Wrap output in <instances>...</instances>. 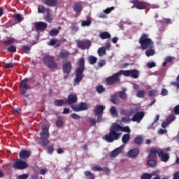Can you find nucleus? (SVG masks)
<instances>
[{"label":"nucleus","mask_w":179,"mask_h":179,"mask_svg":"<svg viewBox=\"0 0 179 179\" xmlns=\"http://www.w3.org/2000/svg\"><path fill=\"white\" fill-rule=\"evenodd\" d=\"M57 44V38H52L50 41H49L48 45L54 46Z\"/></svg>","instance_id":"69168bd1"},{"label":"nucleus","mask_w":179,"mask_h":179,"mask_svg":"<svg viewBox=\"0 0 179 179\" xmlns=\"http://www.w3.org/2000/svg\"><path fill=\"white\" fill-rule=\"evenodd\" d=\"M62 71L63 73H65L66 76H64V79H67L68 76H69V73L72 72V64L71 61L64 62L62 64Z\"/></svg>","instance_id":"1a4fd4ad"},{"label":"nucleus","mask_w":179,"mask_h":179,"mask_svg":"<svg viewBox=\"0 0 179 179\" xmlns=\"http://www.w3.org/2000/svg\"><path fill=\"white\" fill-rule=\"evenodd\" d=\"M38 13H44L45 12H50V8H45V6L43 5H39L38 8Z\"/></svg>","instance_id":"2f4dec72"},{"label":"nucleus","mask_w":179,"mask_h":179,"mask_svg":"<svg viewBox=\"0 0 179 179\" xmlns=\"http://www.w3.org/2000/svg\"><path fill=\"white\" fill-rule=\"evenodd\" d=\"M107 50L104 47L99 48L98 49L97 53L99 57H103V55H106V52Z\"/></svg>","instance_id":"f704fd0d"},{"label":"nucleus","mask_w":179,"mask_h":179,"mask_svg":"<svg viewBox=\"0 0 179 179\" xmlns=\"http://www.w3.org/2000/svg\"><path fill=\"white\" fill-rule=\"evenodd\" d=\"M121 73L127 78H132L133 79H138L139 78V70L131 69V70H121Z\"/></svg>","instance_id":"39448f33"},{"label":"nucleus","mask_w":179,"mask_h":179,"mask_svg":"<svg viewBox=\"0 0 179 179\" xmlns=\"http://www.w3.org/2000/svg\"><path fill=\"white\" fill-rule=\"evenodd\" d=\"M55 104L57 107H61L64 104H67L66 99H56L55 100Z\"/></svg>","instance_id":"cd10ccee"},{"label":"nucleus","mask_w":179,"mask_h":179,"mask_svg":"<svg viewBox=\"0 0 179 179\" xmlns=\"http://www.w3.org/2000/svg\"><path fill=\"white\" fill-rule=\"evenodd\" d=\"M77 47L80 50H89L92 45V41L89 39L76 41Z\"/></svg>","instance_id":"0eeeda50"},{"label":"nucleus","mask_w":179,"mask_h":179,"mask_svg":"<svg viewBox=\"0 0 179 179\" xmlns=\"http://www.w3.org/2000/svg\"><path fill=\"white\" fill-rule=\"evenodd\" d=\"M173 113L176 115H179V105H177L173 108Z\"/></svg>","instance_id":"e2e57ef3"},{"label":"nucleus","mask_w":179,"mask_h":179,"mask_svg":"<svg viewBox=\"0 0 179 179\" xmlns=\"http://www.w3.org/2000/svg\"><path fill=\"white\" fill-rule=\"evenodd\" d=\"M158 157L161 159L162 162H164V163H167V162L170 160V154L164 152L162 149H159Z\"/></svg>","instance_id":"f8f14e48"},{"label":"nucleus","mask_w":179,"mask_h":179,"mask_svg":"<svg viewBox=\"0 0 179 179\" xmlns=\"http://www.w3.org/2000/svg\"><path fill=\"white\" fill-rule=\"evenodd\" d=\"M36 31H44L48 27V24L44 22H37L34 23Z\"/></svg>","instance_id":"9b49d317"},{"label":"nucleus","mask_w":179,"mask_h":179,"mask_svg":"<svg viewBox=\"0 0 179 179\" xmlns=\"http://www.w3.org/2000/svg\"><path fill=\"white\" fill-rule=\"evenodd\" d=\"M29 83V78H26L20 82V93L21 94H26L27 90H31V87L27 84Z\"/></svg>","instance_id":"6e6552de"},{"label":"nucleus","mask_w":179,"mask_h":179,"mask_svg":"<svg viewBox=\"0 0 179 179\" xmlns=\"http://www.w3.org/2000/svg\"><path fill=\"white\" fill-rule=\"evenodd\" d=\"M147 163L150 167H155L157 164L156 160L152 159H149Z\"/></svg>","instance_id":"c03bdc74"},{"label":"nucleus","mask_w":179,"mask_h":179,"mask_svg":"<svg viewBox=\"0 0 179 179\" xmlns=\"http://www.w3.org/2000/svg\"><path fill=\"white\" fill-rule=\"evenodd\" d=\"M78 64L79 67L75 71L76 78L73 81L74 86L79 85V83L82 82V79H83V72H85V58H80Z\"/></svg>","instance_id":"f257e3e1"},{"label":"nucleus","mask_w":179,"mask_h":179,"mask_svg":"<svg viewBox=\"0 0 179 179\" xmlns=\"http://www.w3.org/2000/svg\"><path fill=\"white\" fill-rule=\"evenodd\" d=\"M90 24H92V20H90V18H87V20H83L81 23L83 27L90 26Z\"/></svg>","instance_id":"ea45409f"},{"label":"nucleus","mask_w":179,"mask_h":179,"mask_svg":"<svg viewBox=\"0 0 179 179\" xmlns=\"http://www.w3.org/2000/svg\"><path fill=\"white\" fill-rule=\"evenodd\" d=\"M50 36H52V37H54L55 36H58L59 34V31L57 29H52L49 31Z\"/></svg>","instance_id":"a19ab883"},{"label":"nucleus","mask_w":179,"mask_h":179,"mask_svg":"<svg viewBox=\"0 0 179 179\" xmlns=\"http://www.w3.org/2000/svg\"><path fill=\"white\" fill-rule=\"evenodd\" d=\"M43 61L45 65H47L48 68H49V69H57V68H58V63L54 61L53 56L45 55L43 58Z\"/></svg>","instance_id":"20e7f679"},{"label":"nucleus","mask_w":179,"mask_h":179,"mask_svg":"<svg viewBox=\"0 0 179 179\" xmlns=\"http://www.w3.org/2000/svg\"><path fill=\"white\" fill-rule=\"evenodd\" d=\"M31 152L26 150H22L20 152L19 156L20 159L21 160H26V159H29V156H31Z\"/></svg>","instance_id":"dca6fc26"},{"label":"nucleus","mask_w":179,"mask_h":179,"mask_svg":"<svg viewBox=\"0 0 179 179\" xmlns=\"http://www.w3.org/2000/svg\"><path fill=\"white\" fill-rule=\"evenodd\" d=\"M50 138V131H48V128L43 127L42 131L41 132V141L38 142L41 146L45 148L50 143V141L48 140Z\"/></svg>","instance_id":"7ed1b4c3"},{"label":"nucleus","mask_w":179,"mask_h":179,"mask_svg":"<svg viewBox=\"0 0 179 179\" xmlns=\"http://www.w3.org/2000/svg\"><path fill=\"white\" fill-rule=\"evenodd\" d=\"M103 139L109 143L113 142V125L110 126L109 134L103 136Z\"/></svg>","instance_id":"f3484780"},{"label":"nucleus","mask_w":179,"mask_h":179,"mask_svg":"<svg viewBox=\"0 0 179 179\" xmlns=\"http://www.w3.org/2000/svg\"><path fill=\"white\" fill-rule=\"evenodd\" d=\"M121 101H120V96L118 95H113V104H120Z\"/></svg>","instance_id":"37998d69"},{"label":"nucleus","mask_w":179,"mask_h":179,"mask_svg":"<svg viewBox=\"0 0 179 179\" xmlns=\"http://www.w3.org/2000/svg\"><path fill=\"white\" fill-rule=\"evenodd\" d=\"M88 62L90 65H94L97 62V58L94 56L88 57Z\"/></svg>","instance_id":"c9c22d12"},{"label":"nucleus","mask_w":179,"mask_h":179,"mask_svg":"<svg viewBox=\"0 0 179 179\" xmlns=\"http://www.w3.org/2000/svg\"><path fill=\"white\" fill-rule=\"evenodd\" d=\"M138 43L143 50L153 48V42L152 39L149 38V34H142Z\"/></svg>","instance_id":"f03ea898"},{"label":"nucleus","mask_w":179,"mask_h":179,"mask_svg":"<svg viewBox=\"0 0 179 179\" xmlns=\"http://www.w3.org/2000/svg\"><path fill=\"white\" fill-rule=\"evenodd\" d=\"M131 139V134H124L122 138V142L125 145L129 142Z\"/></svg>","instance_id":"c756f323"},{"label":"nucleus","mask_w":179,"mask_h":179,"mask_svg":"<svg viewBox=\"0 0 179 179\" xmlns=\"http://www.w3.org/2000/svg\"><path fill=\"white\" fill-rule=\"evenodd\" d=\"M147 6H148V4L146 2H143V1H139L138 2V3L136 6V9H146Z\"/></svg>","instance_id":"b1692460"},{"label":"nucleus","mask_w":179,"mask_h":179,"mask_svg":"<svg viewBox=\"0 0 179 179\" xmlns=\"http://www.w3.org/2000/svg\"><path fill=\"white\" fill-rule=\"evenodd\" d=\"M96 90L97 93H103V92H104V87H103V85H98L96 87Z\"/></svg>","instance_id":"8fccbe9b"},{"label":"nucleus","mask_w":179,"mask_h":179,"mask_svg":"<svg viewBox=\"0 0 179 179\" xmlns=\"http://www.w3.org/2000/svg\"><path fill=\"white\" fill-rule=\"evenodd\" d=\"M73 9L74 12H76V13H80L83 9V7H82V4L80 3H76L73 6Z\"/></svg>","instance_id":"bb28decb"},{"label":"nucleus","mask_w":179,"mask_h":179,"mask_svg":"<svg viewBox=\"0 0 179 179\" xmlns=\"http://www.w3.org/2000/svg\"><path fill=\"white\" fill-rule=\"evenodd\" d=\"M84 175L88 179H96V175L90 172V171H86L84 172Z\"/></svg>","instance_id":"7c9ffc66"},{"label":"nucleus","mask_w":179,"mask_h":179,"mask_svg":"<svg viewBox=\"0 0 179 179\" xmlns=\"http://www.w3.org/2000/svg\"><path fill=\"white\" fill-rule=\"evenodd\" d=\"M78 24H73L71 27V29L72 33H76V31H79V27H78L77 25Z\"/></svg>","instance_id":"a18cd8bd"},{"label":"nucleus","mask_w":179,"mask_h":179,"mask_svg":"<svg viewBox=\"0 0 179 179\" xmlns=\"http://www.w3.org/2000/svg\"><path fill=\"white\" fill-rule=\"evenodd\" d=\"M43 3L44 5H46V6H49L50 8H55V6L58 5V1L57 0H44Z\"/></svg>","instance_id":"aec40b11"},{"label":"nucleus","mask_w":179,"mask_h":179,"mask_svg":"<svg viewBox=\"0 0 179 179\" xmlns=\"http://www.w3.org/2000/svg\"><path fill=\"white\" fill-rule=\"evenodd\" d=\"M104 108H106L103 106L97 105L96 108L94 109V113H95V115H103Z\"/></svg>","instance_id":"6ab92c4d"},{"label":"nucleus","mask_w":179,"mask_h":179,"mask_svg":"<svg viewBox=\"0 0 179 179\" xmlns=\"http://www.w3.org/2000/svg\"><path fill=\"white\" fill-rule=\"evenodd\" d=\"M117 128L122 131V132H127V134H131V129H129V127H121L120 125L117 126Z\"/></svg>","instance_id":"e433bc0d"},{"label":"nucleus","mask_w":179,"mask_h":179,"mask_svg":"<svg viewBox=\"0 0 179 179\" xmlns=\"http://www.w3.org/2000/svg\"><path fill=\"white\" fill-rule=\"evenodd\" d=\"M3 44H4L5 45H11V44H13V40L8 39V40L4 41L3 42Z\"/></svg>","instance_id":"13d9d810"},{"label":"nucleus","mask_w":179,"mask_h":179,"mask_svg":"<svg viewBox=\"0 0 179 179\" xmlns=\"http://www.w3.org/2000/svg\"><path fill=\"white\" fill-rule=\"evenodd\" d=\"M175 120H176V115H171L168 117L167 122L170 124V123L173 122V121H174Z\"/></svg>","instance_id":"864d4df0"},{"label":"nucleus","mask_w":179,"mask_h":179,"mask_svg":"<svg viewBox=\"0 0 179 179\" xmlns=\"http://www.w3.org/2000/svg\"><path fill=\"white\" fill-rule=\"evenodd\" d=\"M15 20H17L19 23L23 20V16L20 14H16L15 15Z\"/></svg>","instance_id":"09e8293b"},{"label":"nucleus","mask_w":179,"mask_h":179,"mask_svg":"<svg viewBox=\"0 0 179 179\" xmlns=\"http://www.w3.org/2000/svg\"><path fill=\"white\" fill-rule=\"evenodd\" d=\"M106 82L107 85H113V76L107 78Z\"/></svg>","instance_id":"052dcab7"},{"label":"nucleus","mask_w":179,"mask_h":179,"mask_svg":"<svg viewBox=\"0 0 179 179\" xmlns=\"http://www.w3.org/2000/svg\"><path fill=\"white\" fill-rule=\"evenodd\" d=\"M119 96L122 100H127L128 95L124 92H119Z\"/></svg>","instance_id":"de8ad7c7"},{"label":"nucleus","mask_w":179,"mask_h":179,"mask_svg":"<svg viewBox=\"0 0 179 179\" xmlns=\"http://www.w3.org/2000/svg\"><path fill=\"white\" fill-rule=\"evenodd\" d=\"M63 124H64V122L61 120L56 121V125H57V128H61V127H62Z\"/></svg>","instance_id":"338daca9"},{"label":"nucleus","mask_w":179,"mask_h":179,"mask_svg":"<svg viewBox=\"0 0 179 179\" xmlns=\"http://www.w3.org/2000/svg\"><path fill=\"white\" fill-rule=\"evenodd\" d=\"M91 169L92 171H103L107 174L110 173V169H108V167H100L99 166H92Z\"/></svg>","instance_id":"412c9836"},{"label":"nucleus","mask_w":179,"mask_h":179,"mask_svg":"<svg viewBox=\"0 0 179 179\" xmlns=\"http://www.w3.org/2000/svg\"><path fill=\"white\" fill-rule=\"evenodd\" d=\"M139 155V148H134L130 150L128 152V156L130 159H135V157H138Z\"/></svg>","instance_id":"a211bd4d"},{"label":"nucleus","mask_w":179,"mask_h":179,"mask_svg":"<svg viewBox=\"0 0 179 179\" xmlns=\"http://www.w3.org/2000/svg\"><path fill=\"white\" fill-rule=\"evenodd\" d=\"M7 51H8L9 52H16V46L10 45L7 48Z\"/></svg>","instance_id":"603ef678"},{"label":"nucleus","mask_w":179,"mask_h":179,"mask_svg":"<svg viewBox=\"0 0 179 179\" xmlns=\"http://www.w3.org/2000/svg\"><path fill=\"white\" fill-rule=\"evenodd\" d=\"M156 176V172H152V173H144L141 176V179H152V177Z\"/></svg>","instance_id":"393cba45"},{"label":"nucleus","mask_w":179,"mask_h":179,"mask_svg":"<svg viewBox=\"0 0 179 179\" xmlns=\"http://www.w3.org/2000/svg\"><path fill=\"white\" fill-rule=\"evenodd\" d=\"M156 90H150L148 92V96L149 97H155V96H156Z\"/></svg>","instance_id":"6e6d98bb"},{"label":"nucleus","mask_w":179,"mask_h":179,"mask_svg":"<svg viewBox=\"0 0 179 179\" xmlns=\"http://www.w3.org/2000/svg\"><path fill=\"white\" fill-rule=\"evenodd\" d=\"M71 118H73V120H80V115L76 113H72L71 115Z\"/></svg>","instance_id":"4d7b16f0"},{"label":"nucleus","mask_w":179,"mask_h":179,"mask_svg":"<svg viewBox=\"0 0 179 179\" xmlns=\"http://www.w3.org/2000/svg\"><path fill=\"white\" fill-rule=\"evenodd\" d=\"M121 75H122V73H121V70L113 74V84L114 85V83H117V82H120V78L121 77Z\"/></svg>","instance_id":"5701e85b"},{"label":"nucleus","mask_w":179,"mask_h":179,"mask_svg":"<svg viewBox=\"0 0 179 179\" xmlns=\"http://www.w3.org/2000/svg\"><path fill=\"white\" fill-rule=\"evenodd\" d=\"M173 179H179V171H178L173 173Z\"/></svg>","instance_id":"774afa93"},{"label":"nucleus","mask_w":179,"mask_h":179,"mask_svg":"<svg viewBox=\"0 0 179 179\" xmlns=\"http://www.w3.org/2000/svg\"><path fill=\"white\" fill-rule=\"evenodd\" d=\"M173 59H174V57H173L171 56H168V57H165L164 62L162 64L163 68H165V66H167V64L172 62Z\"/></svg>","instance_id":"c85d7f7f"},{"label":"nucleus","mask_w":179,"mask_h":179,"mask_svg":"<svg viewBox=\"0 0 179 179\" xmlns=\"http://www.w3.org/2000/svg\"><path fill=\"white\" fill-rule=\"evenodd\" d=\"M44 19L48 23H51V22H52V17H51L50 11H48L46 16L44 17Z\"/></svg>","instance_id":"79ce46f5"},{"label":"nucleus","mask_w":179,"mask_h":179,"mask_svg":"<svg viewBox=\"0 0 179 179\" xmlns=\"http://www.w3.org/2000/svg\"><path fill=\"white\" fill-rule=\"evenodd\" d=\"M70 54L71 53L68 50L65 49H62L59 54V57L62 59H66V58H68V57H69Z\"/></svg>","instance_id":"4be33fe9"},{"label":"nucleus","mask_w":179,"mask_h":179,"mask_svg":"<svg viewBox=\"0 0 179 179\" xmlns=\"http://www.w3.org/2000/svg\"><path fill=\"white\" fill-rule=\"evenodd\" d=\"M99 37L101 40H107V38H111V35L107 31H103L99 34Z\"/></svg>","instance_id":"a878e982"},{"label":"nucleus","mask_w":179,"mask_h":179,"mask_svg":"<svg viewBox=\"0 0 179 179\" xmlns=\"http://www.w3.org/2000/svg\"><path fill=\"white\" fill-rule=\"evenodd\" d=\"M71 108L76 113H79V111H85L89 108L87 103L85 102H80V104L73 105Z\"/></svg>","instance_id":"9d476101"},{"label":"nucleus","mask_w":179,"mask_h":179,"mask_svg":"<svg viewBox=\"0 0 179 179\" xmlns=\"http://www.w3.org/2000/svg\"><path fill=\"white\" fill-rule=\"evenodd\" d=\"M78 101V96L73 93H71L68 96V99H66V102L69 106H72V104H75Z\"/></svg>","instance_id":"4468645a"},{"label":"nucleus","mask_w":179,"mask_h":179,"mask_svg":"<svg viewBox=\"0 0 179 179\" xmlns=\"http://www.w3.org/2000/svg\"><path fill=\"white\" fill-rule=\"evenodd\" d=\"M145 93H146V91H145L144 90H141L137 92L136 96L139 99H143V97H145Z\"/></svg>","instance_id":"4c0bfd02"},{"label":"nucleus","mask_w":179,"mask_h":179,"mask_svg":"<svg viewBox=\"0 0 179 179\" xmlns=\"http://www.w3.org/2000/svg\"><path fill=\"white\" fill-rule=\"evenodd\" d=\"M134 143H136V145H142V143H143V138L141 136H137L134 138Z\"/></svg>","instance_id":"72a5a7b5"},{"label":"nucleus","mask_w":179,"mask_h":179,"mask_svg":"<svg viewBox=\"0 0 179 179\" xmlns=\"http://www.w3.org/2000/svg\"><path fill=\"white\" fill-rule=\"evenodd\" d=\"M14 66L15 65L13 64V63H7L4 65V68H6L7 69H10Z\"/></svg>","instance_id":"bf43d9fd"},{"label":"nucleus","mask_w":179,"mask_h":179,"mask_svg":"<svg viewBox=\"0 0 179 179\" xmlns=\"http://www.w3.org/2000/svg\"><path fill=\"white\" fill-rule=\"evenodd\" d=\"M143 117H145V112H137L135 115H134L133 117L131 118V121H133V122L139 123L141 121H142V120H143Z\"/></svg>","instance_id":"ddd939ff"},{"label":"nucleus","mask_w":179,"mask_h":179,"mask_svg":"<svg viewBox=\"0 0 179 179\" xmlns=\"http://www.w3.org/2000/svg\"><path fill=\"white\" fill-rule=\"evenodd\" d=\"M121 135H122V134L121 133H117L115 132V131H113V141H117V139H120Z\"/></svg>","instance_id":"58836bf2"},{"label":"nucleus","mask_w":179,"mask_h":179,"mask_svg":"<svg viewBox=\"0 0 179 179\" xmlns=\"http://www.w3.org/2000/svg\"><path fill=\"white\" fill-rule=\"evenodd\" d=\"M159 152H160V148H151V149H150L148 157L150 159H157V155L159 156Z\"/></svg>","instance_id":"2eb2a0df"},{"label":"nucleus","mask_w":179,"mask_h":179,"mask_svg":"<svg viewBox=\"0 0 179 179\" xmlns=\"http://www.w3.org/2000/svg\"><path fill=\"white\" fill-rule=\"evenodd\" d=\"M123 149L124 148H122V146L115 149L113 151V157H115L116 156H118V155H120V153H121L122 152Z\"/></svg>","instance_id":"473e14b6"},{"label":"nucleus","mask_w":179,"mask_h":179,"mask_svg":"<svg viewBox=\"0 0 179 179\" xmlns=\"http://www.w3.org/2000/svg\"><path fill=\"white\" fill-rule=\"evenodd\" d=\"M48 155H52L54 153V145H49L47 148Z\"/></svg>","instance_id":"3c124183"},{"label":"nucleus","mask_w":179,"mask_h":179,"mask_svg":"<svg viewBox=\"0 0 179 179\" xmlns=\"http://www.w3.org/2000/svg\"><path fill=\"white\" fill-rule=\"evenodd\" d=\"M147 66L150 69H152V68H155V66H156V63H155V62H148V63H147Z\"/></svg>","instance_id":"0e129e2a"},{"label":"nucleus","mask_w":179,"mask_h":179,"mask_svg":"<svg viewBox=\"0 0 179 179\" xmlns=\"http://www.w3.org/2000/svg\"><path fill=\"white\" fill-rule=\"evenodd\" d=\"M29 178V174L24 173L22 175H19L17 176V179H27Z\"/></svg>","instance_id":"5fc2aeb1"},{"label":"nucleus","mask_w":179,"mask_h":179,"mask_svg":"<svg viewBox=\"0 0 179 179\" xmlns=\"http://www.w3.org/2000/svg\"><path fill=\"white\" fill-rule=\"evenodd\" d=\"M145 55L147 57H152V55H155V50L153 49H149L145 51Z\"/></svg>","instance_id":"49530a36"},{"label":"nucleus","mask_w":179,"mask_h":179,"mask_svg":"<svg viewBox=\"0 0 179 179\" xmlns=\"http://www.w3.org/2000/svg\"><path fill=\"white\" fill-rule=\"evenodd\" d=\"M22 50L26 52V54H29L30 52V47L27 45H24L22 47Z\"/></svg>","instance_id":"680f3d73"},{"label":"nucleus","mask_w":179,"mask_h":179,"mask_svg":"<svg viewBox=\"0 0 179 179\" xmlns=\"http://www.w3.org/2000/svg\"><path fill=\"white\" fill-rule=\"evenodd\" d=\"M13 167L15 170H24L29 167L27 162L21 159H17L13 164Z\"/></svg>","instance_id":"423d86ee"}]
</instances>
